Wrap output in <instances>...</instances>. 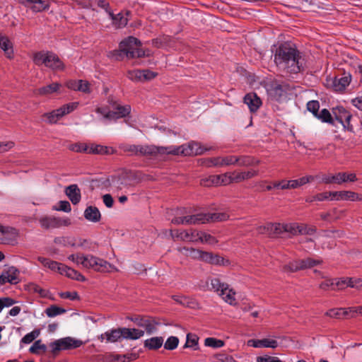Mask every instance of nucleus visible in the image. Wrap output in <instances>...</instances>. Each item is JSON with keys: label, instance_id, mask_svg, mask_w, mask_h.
Here are the masks:
<instances>
[{"label": "nucleus", "instance_id": "f257e3e1", "mask_svg": "<svg viewBox=\"0 0 362 362\" xmlns=\"http://www.w3.org/2000/svg\"><path fill=\"white\" fill-rule=\"evenodd\" d=\"M274 57L276 66L286 73L297 74L303 70L305 60L301 53L289 42L282 43L276 47Z\"/></svg>", "mask_w": 362, "mask_h": 362}, {"label": "nucleus", "instance_id": "f03ea898", "mask_svg": "<svg viewBox=\"0 0 362 362\" xmlns=\"http://www.w3.org/2000/svg\"><path fill=\"white\" fill-rule=\"evenodd\" d=\"M119 148L125 153H129L131 156H151L163 158V146L122 144L119 146Z\"/></svg>", "mask_w": 362, "mask_h": 362}, {"label": "nucleus", "instance_id": "7ed1b4c3", "mask_svg": "<svg viewBox=\"0 0 362 362\" xmlns=\"http://www.w3.org/2000/svg\"><path fill=\"white\" fill-rule=\"evenodd\" d=\"M208 150L210 149L203 148L199 143L192 141L187 145H182L180 146H163V158L165 156L170 154L175 156L182 155L185 156L201 155Z\"/></svg>", "mask_w": 362, "mask_h": 362}, {"label": "nucleus", "instance_id": "20e7f679", "mask_svg": "<svg viewBox=\"0 0 362 362\" xmlns=\"http://www.w3.org/2000/svg\"><path fill=\"white\" fill-rule=\"evenodd\" d=\"M79 260H81V264L83 267L92 269L98 272H110L112 270H117L107 261L91 255H84L83 259L81 258Z\"/></svg>", "mask_w": 362, "mask_h": 362}, {"label": "nucleus", "instance_id": "39448f33", "mask_svg": "<svg viewBox=\"0 0 362 362\" xmlns=\"http://www.w3.org/2000/svg\"><path fill=\"white\" fill-rule=\"evenodd\" d=\"M82 344L83 341L81 340L68 337L49 343V347L51 349V352L55 355L61 351L76 349Z\"/></svg>", "mask_w": 362, "mask_h": 362}, {"label": "nucleus", "instance_id": "423d86ee", "mask_svg": "<svg viewBox=\"0 0 362 362\" xmlns=\"http://www.w3.org/2000/svg\"><path fill=\"white\" fill-rule=\"evenodd\" d=\"M108 103L112 108L110 110L111 112L106 115L107 119L108 120L115 121L120 118H124L131 112L130 105H122L117 100H115L112 97L108 98Z\"/></svg>", "mask_w": 362, "mask_h": 362}, {"label": "nucleus", "instance_id": "0eeeda50", "mask_svg": "<svg viewBox=\"0 0 362 362\" xmlns=\"http://www.w3.org/2000/svg\"><path fill=\"white\" fill-rule=\"evenodd\" d=\"M141 45L139 39L129 36L120 42L119 47L125 53L126 57L130 59L137 58V52L140 50Z\"/></svg>", "mask_w": 362, "mask_h": 362}, {"label": "nucleus", "instance_id": "6e6552de", "mask_svg": "<svg viewBox=\"0 0 362 362\" xmlns=\"http://www.w3.org/2000/svg\"><path fill=\"white\" fill-rule=\"evenodd\" d=\"M228 217V215L226 213H208L190 215L192 225L223 221L227 220Z\"/></svg>", "mask_w": 362, "mask_h": 362}, {"label": "nucleus", "instance_id": "1a4fd4ad", "mask_svg": "<svg viewBox=\"0 0 362 362\" xmlns=\"http://www.w3.org/2000/svg\"><path fill=\"white\" fill-rule=\"evenodd\" d=\"M333 118L334 122H339L344 130L350 132H354V126L351 124L352 118L351 113L342 106H338L332 110Z\"/></svg>", "mask_w": 362, "mask_h": 362}, {"label": "nucleus", "instance_id": "9d476101", "mask_svg": "<svg viewBox=\"0 0 362 362\" xmlns=\"http://www.w3.org/2000/svg\"><path fill=\"white\" fill-rule=\"evenodd\" d=\"M230 183H233L231 173L210 175L209 177L201 180V184L206 187L211 185H228Z\"/></svg>", "mask_w": 362, "mask_h": 362}, {"label": "nucleus", "instance_id": "9b49d317", "mask_svg": "<svg viewBox=\"0 0 362 362\" xmlns=\"http://www.w3.org/2000/svg\"><path fill=\"white\" fill-rule=\"evenodd\" d=\"M132 321L135 322L139 327H144L148 334L156 332L157 330L156 327L159 325V322L151 317H136L132 319Z\"/></svg>", "mask_w": 362, "mask_h": 362}, {"label": "nucleus", "instance_id": "f8f14e48", "mask_svg": "<svg viewBox=\"0 0 362 362\" xmlns=\"http://www.w3.org/2000/svg\"><path fill=\"white\" fill-rule=\"evenodd\" d=\"M170 234L172 238L175 240L176 238L183 241H197L198 240V231L196 230L190 229L186 230H170Z\"/></svg>", "mask_w": 362, "mask_h": 362}, {"label": "nucleus", "instance_id": "ddd939ff", "mask_svg": "<svg viewBox=\"0 0 362 362\" xmlns=\"http://www.w3.org/2000/svg\"><path fill=\"white\" fill-rule=\"evenodd\" d=\"M291 90V86L286 83L272 84L269 89V95L276 100H279L282 96L285 95Z\"/></svg>", "mask_w": 362, "mask_h": 362}, {"label": "nucleus", "instance_id": "4468645a", "mask_svg": "<svg viewBox=\"0 0 362 362\" xmlns=\"http://www.w3.org/2000/svg\"><path fill=\"white\" fill-rule=\"evenodd\" d=\"M233 158L232 156H227L223 157H214L206 158L204 160L203 163L206 167H223L233 165Z\"/></svg>", "mask_w": 362, "mask_h": 362}, {"label": "nucleus", "instance_id": "2eb2a0df", "mask_svg": "<svg viewBox=\"0 0 362 362\" xmlns=\"http://www.w3.org/2000/svg\"><path fill=\"white\" fill-rule=\"evenodd\" d=\"M50 60L57 61L55 54L51 52H39L35 53L33 57V62L37 66L45 64L46 66H51L49 64Z\"/></svg>", "mask_w": 362, "mask_h": 362}, {"label": "nucleus", "instance_id": "dca6fc26", "mask_svg": "<svg viewBox=\"0 0 362 362\" xmlns=\"http://www.w3.org/2000/svg\"><path fill=\"white\" fill-rule=\"evenodd\" d=\"M250 112H255L262 105V100L255 93H249L243 98Z\"/></svg>", "mask_w": 362, "mask_h": 362}, {"label": "nucleus", "instance_id": "f3484780", "mask_svg": "<svg viewBox=\"0 0 362 362\" xmlns=\"http://www.w3.org/2000/svg\"><path fill=\"white\" fill-rule=\"evenodd\" d=\"M332 197L331 199L350 201H361L362 199V197L360 194L351 191L332 192Z\"/></svg>", "mask_w": 362, "mask_h": 362}, {"label": "nucleus", "instance_id": "a211bd4d", "mask_svg": "<svg viewBox=\"0 0 362 362\" xmlns=\"http://www.w3.org/2000/svg\"><path fill=\"white\" fill-rule=\"evenodd\" d=\"M101 341L106 339L107 342H116L123 339L122 327L112 329L100 334L98 337Z\"/></svg>", "mask_w": 362, "mask_h": 362}, {"label": "nucleus", "instance_id": "6ab92c4d", "mask_svg": "<svg viewBox=\"0 0 362 362\" xmlns=\"http://www.w3.org/2000/svg\"><path fill=\"white\" fill-rule=\"evenodd\" d=\"M21 3L33 12H41L49 8V5L42 0H21Z\"/></svg>", "mask_w": 362, "mask_h": 362}, {"label": "nucleus", "instance_id": "aec40b11", "mask_svg": "<svg viewBox=\"0 0 362 362\" xmlns=\"http://www.w3.org/2000/svg\"><path fill=\"white\" fill-rule=\"evenodd\" d=\"M233 158V165H238V166L249 167L258 165L259 160L250 156H232Z\"/></svg>", "mask_w": 362, "mask_h": 362}, {"label": "nucleus", "instance_id": "412c9836", "mask_svg": "<svg viewBox=\"0 0 362 362\" xmlns=\"http://www.w3.org/2000/svg\"><path fill=\"white\" fill-rule=\"evenodd\" d=\"M64 192L73 204L76 205L80 202L81 190L77 185L73 184L66 187Z\"/></svg>", "mask_w": 362, "mask_h": 362}, {"label": "nucleus", "instance_id": "4be33fe9", "mask_svg": "<svg viewBox=\"0 0 362 362\" xmlns=\"http://www.w3.org/2000/svg\"><path fill=\"white\" fill-rule=\"evenodd\" d=\"M247 344L249 346L255 348L266 347L275 349L278 346L277 341L271 339H250Z\"/></svg>", "mask_w": 362, "mask_h": 362}, {"label": "nucleus", "instance_id": "5701e85b", "mask_svg": "<svg viewBox=\"0 0 362 362\" xmlns=\"http://www.w3.org/2000/svg\"><path fill=\"white\" fill-rule=\"evenodd\" d=\"M18 273V271L13 267H11L8 271L3 272L0 275V284L4 285L7 282L11 284H16Z\"/></svg>", "mask_w": 362, "mask_h": 362}, {"label": "nucleus", "instance_id": "b1692460", "mask_svg": "<svg viewBox=\"0 0 362 362\" xmlns=\"http://www.w3.org/2000/svg\"><path fill=\"white\" fill-rule=\"evenodd\" d=\"M351 82V75H345L342 77H335L332 83L333 89L337 92L343 91Z\"/></svg>", "mask_w": 362, "mask_h": 362}, {"label": "nucleus", "instance_id": "393cba45", "mask_svg": "<svg viewBox=\"0 0 362 362\" xmlns=\"http://www.w3.org/2000/svg\"><path fill=\"white\" fill-rule=\"evenodd\" d=\"M137 354H127L124 355L109 354L105 357L106 362H129L136 359Z\"/></svg>", "mask_w": 362, "mask_h": 362}, {"label": "nucleus", "instance_id": "a878e982", "mask_svg": "<svg viewBox=\"0 0 362 362\" xmlns=\"http://www.w3.org/2000/svg\"><path fill=\"white\" fill-rule=\"evenodd\" d=\"M109 15L117 28H122L128 23L129 19L127 16L130 15V11H127L124 14L122 12H120L117 15H114L112 12H109Z\"/></svg>", "mask_w": 362, "mask_h": 362}, {"label": "nucleus", "instance_id": "bb28decb", "mask_svg": "<svg viewBox=\"0 0 362 362\" xmlns=\"http://www.w3.org/2000/svg\"><path fill=\"white\" fill-rule=\"evenodd\" d=\"M258 171L251 170L246 172H240V173H236L233 172L231 173L232 175V182L238 183L242 181L250 179L256 175H257Z\"/></svg>", "mask_w": 362, "mask_h": 362}, {"label": "nucleus", "instance_id": "cd10ccee", "mask_svg": "<svg viewBox=\"0 0 362 362\" xmlns=\"http://www.w3.org/2000/svg\"><path fill=\"white\" fill-rule=\"evenodd\" d=\"M144 334V331L136 328L122 327V335L124 339L136 340Z\"/></svg>", "mask_w": 362, "mask_h": 362}, {"label": "nucleus", "instance_id": "c85d7f7f", "mask_svg": "<svg viewBox=\"0 0 362 362\" xmlns=\"http://www.w3.org/2000/svg\"><path fill=\"white\" fill-rule=\"evenodd\" d=\"M61 274H64L67 277L79 281H85L86 278L84 276H83L80 272H77L76 270L68 267L67 266L63 264V266H61Z\"/></svg>", "mask_w": 362, "mask_h": 362}, {"label": "nucleus", "instance_id": "c756f323", "mask_svg": "<svg viewBox=\"0 0 362 362\" xmlns=\"http://www.w3.org/2000/svg\"><path fill=\"white\" fill-rule=\"evenodd\" d=\"M84 217L89 221L98 222L101 218V214L98 209L95 206H88L84 211Z\"/></svg>", "mask_w": 362, "mask_h": 362}, {"label": "nucleus", "instance_id": "7c9ffc66", "mask_svg": "<svg viewBox=\"0 0 362 362\" xmlns=\"http://www.w3.org/2000/svg\"><path fill=\"white\" fill-rule=\"evenodd\" d=\"M88 153L108 155L114 153V149L110 147L102 146L99 144H92L88 146Z\"/></svg>", "mask_w": 362, "mask_h": 362}, {"label": "nucleus", "instance_id": "2f4dec72", "mask_svg": "<svg viewBox=\"0 0 362 362\" xmlns=\"http://www.w3.org/2000/svg\"><path fill=\"white\" fill-rule=\"evenodd\" d=\"M211 289L219 293V295H225L226 291L228 289V285L221 282L218 278H212L210 279Z\"/></svg>", "mask_w": 362, "mask_h": 362}, {"label": "nucleus", "instance_id": "473e14b6", "mask_svg": "<svg viewBox=\"0 0 362 362\" xmlns=\"http://www.w3.org/2000/svg\"><path fill=\"white\" fill-rule=\"evenodd\" d=\"M0 47L4 50V54L8 58H13V50L12 43L6 36H0Z\"/></svg>", "mask_w": 362, "mask_h": 362}, {"label": "nucleus", "instance_id": "72a5a7b5", "mask_svg": "<svg viewBox=\"0 0 362 362\" xmlns=\"http://www.w3.org/2000/svg\"><path fill=\"white\" fill-rule=\"evenodd\" d=\"M163 344L162 337H153L144 341V347L149 350H156L160 348Z\"/></svg>", "mask_w": 362, "mask_h": 362}, {"label": "nucleus", "instance_id": "f704fd0d", "mask_svg": "<svg viewBox=\"0 0 362 362\" xmlns=\"http://www.w3.org/2000/svg\"><path fill=\"white\" fill-rule=\"evenodd\" d=\"M61 87V84L58 83H52L46 86H43L40 88L35 90V93L41 95H45L48 94H51L57 92L59 88Z\"/></svg>", "mask_w": 362, "mask_h": 362}, {"label": "nucleus", "instance_id": "c9c22d12", "mask_svg": "<svg viewBox=\"0 0 362 362\" xmlns=\"http://www.w3.org/2000/svg\"><path fill=\"white\" fill-rule=\"evenodd\" d=\"M337 184L341 185L347 182H356L357 177L355 173H337Z\"/></svg>", "mask_w": 362, "mask_h": 362}, {"label": "nucleus", "instance_id": "e433bc0d", "mask_svg": "<svg viewBox=\"0 0 362 362\" xmlns=\"http://www.w3.org/2000/svg\"><path fill=\"white\" fill-rule=\"evenodd\" d=\"M41 226L45 229L57 228L56 222V217L54 216H45L40 219Z\"/></svg>", "mask_w": 362, "mask_h": 362}, {"label": "nucleus", "instance_id": "4c0bfd02", "mask_svg": "<svg viewBox=\"0 0 362 362\" xmlns=\"http://www.w3.org/2000/svg\"><path fill=\"white\" fill-rule=\"evenodd\" d=\"M198 341L199 337L196 334L189 333L187 335V340L184 348H193L194 350H197L199 349Z\"/></svg>", "mask_w": 362, "mask_h": 362}, {"label": "nucleus", "instance_id": "58836bf2", "mask_svg": "<svg viewBox=\"0 0 362 362\" xmlns=\"http://www.w3.org/2000/svg\"><path fill=\"white\" fill-rule=\"evenodd\" d=\"M317 119L323 122H327L334 125V120L329 111L327 109H323L317 115L315 116Z\"/></svg>", "mask_w": 362, "mask_h": 362}, {"label": "nucleus", "instance_id": "ea45409f", "mask_svg": "<svg viewBox=\"0 0 362 362\" xmlns=\"http://www.w3.org/2000/svg\"><path fill=\"white\" fill-rule=\"evenodd\" d=\"M59 109L54 110L51 112L45 113L42 117L46 118L47 122L50 124L56 123L61 117H62V114L61 112H58Z\"/></svg>", "mask_w": 362, "mask_h": 362}, {"label": "nucleus", "instance_id": "a19ab883", "mask_svg": "<svg viewBox=\"0 0 362 362\" xmlns=\"http://www.w3.org/2000/svg\"><path fill=\"white\" fill-rule=\"evenodd\" d=\"M348 314L349 311L343 308L330 309L325 313L327 316L334 318H341L346 316Z\"/></svg>", "mask_w": 362, "mask_h": 362}, {"label": "nucleus", "instance_id": "79ce46f5", "mask_svg": "<svg viewBox=\"0 0 362 362\" xmlns=\"http://www.w3.org/2000/svg\"><path fill=\"white\" fill-rule=\"evenodd\" d=\"M300 259H296L290 262L287 264L284 265L282 267V270L285 272H296L297 271L302 270V269L300 268Z\"/></svg>", "mask_w": 362, "mask_h": 362}, {"label": "nucleus", "instance_id": "37998d69", "mask_svg": "<svg viewBox=\"0 0 362 362\" xmlns=\"http://www.w3.org/2000/svg\"><path fill=\"white\" fill-rule=\"evenodd\" d=\"M322 263L321 260H315L312 258H306L303 259H300V268L303 269H306L309 268H312L315 265L320 264Z\"/></svg>", "mask_w": 362, "mask_h": 362}, {"label": "nucleus", "instance_id": "c03bdc74", "mask_svg": "<svg viewBox=\"0 0 362 362\" xmlns=\"http://www.w3.org/2000/svg\"><path fill=\"white\" fill-rule=\"evenodd\" d=\"M66 313V310L57 305H51L45 310V313L49 317H55Z\"/></svg>", "mask_w": 362, "mask_h": 362}, {"label": "nucleus", "instance_id": "a18cd8bd", "mask_svg": "<svg viewBox=\"0 0 362 362\" xmlns=\"http://www.w3.org/2000/svg\"><path fill=\"white\" fill-rule=\"evenodd\" d=\"M269 236H276L284 233V226L281 223H269Z\"/></svg>", "mask_w": 362, "mask_h": 362}, {"label": "nucleus", "instance_id": "49530a36", "mask_svg": "<svg viewBox=\"0 0 362 362\" xmlns=\"http://www.w3.org/2000/svg\"><path fill=\"white\" fill-rule=\"evenodd\" d=\"M107 56L108 58L115 61H122L126 57L125 53L119 47L118 49L109 52Z\"/></svg>", "mask_w": 362, "mask_h": 362}, {"label": "nucleus", "instance_id": "de8ad7c7", "mask_svg": "<svg viewBox=\"0 0 362 362\" xmlns=\"http://www.w3.org/2000/svg\"><path fill=\"white\" fill-rule=\"evenodd\" d=\"M179 344V339L177 337L171 336L168 337L164 344V348L167 350L175 349Z\"/></svg>", "mask_w": 362, "mask_h": 362}, {"label": "nucleus", "instance_id": "09e8293b", "mask_svg": "<svg viewBox=\"0 0 362 362\" xmlns=\"http://www.w3.org/2000/svg\"><path fill=\"white\" fill-rule=\"evenodd\" d=\"M204 345L213 348H220L224 345L223 341L213 337H208L204 340Z\"/></svg>", "mask_w": 362, "mask_h": 362}, {"label": "nucleus", "instance_id": "8fccbe9b", "mask_svg": "<svg viewBox=\"0 0 362 362\" xmlns=\"http://www.w3.org/2000/svg\"><path fill=\"white\" fill-rule=\"evenodd\" d=\"M40 350L44 353L47 351V346L42 344L41 340L35 341L29 349L32 354H39Z\"/></svg>", "mask_w": 362, "mask_h": 362}, {"label": "nucleus", "instance_id": "3c124183", "mask_svg": "<svg viewBox=\"0 0 362 362\" xmlns=\"http://www.w3.org/2000/svg\"><path fill=\"white\" fill-rule=\"evenodd\" d=\"M198 234V240H200L202 243H206L209 244H215L217 243L216 239L210 234L199 231Z\"/></svg>", "mask_w": 362, "mask_h": 362}, {"label": "nucleus", "instance_id": "603ef678", "mask_svg": "<svg viewBox=\"0 0 362 362\" xmlns=\"http://www.w3.org/2000/svg\"><path fill=\"white\" fill-rule=\"evenodd\" d=\"M127 76L129 79L134 82H141V70H129L127 72Z\"/></svg>", "mask_w": 362, "mask_h": 362}, {"label": "nucleus", "instance_id": "864d4df0", "mask_svg": "<svg viewBox=\"0 0 362 362\" xmlns=\"http://www.w3.org/2000/svg\"><path fill=\"white\" fill-rule=\"evenodd\" d=\"M39 329H34L33 332L25 334L21 339V342L24 344H30L40 335Z\"/></svg>", "mask_w": 362, "mask_h": 362}, {"label": "nucleus", "instance_id": "5fc2aeb1", "mask_svg": "<svg viewBox=\"0 0 362 362\" xmlns=\"http://www.w3.org/2000/svg\"><path fill=\"white\" fill-rule=\"evenodd\" d=\"M158 76L157 72L152 71L149 69L141 70V82L151 81Z\"/></svg>", "mask_w": 362, "mask_h": 362}, {"label": "nucleus", "instance_id": "6e6d98bb", "mask_svg": "<svg viewBox=\"0 0 362 362\" xmlns=\"http://www.w3.org/2000/svg\"><path fill=\"white\" fill-rule=\"evenodd\" d=\"M182 250L185 251V255L193 259H200L202 250L192 247H183Z\"/></svg>", "mask_w": 362, "mask_h": 362}, {"label": "nucleus", "instance_id": "4d7b16f0", "mask_svg": "<svg viewBox=\"0 0 362 362\" xmlns=\"http://www.w3.org/2000/svg\"><path fill=\"white\" fill-rule=\"evenodd\" d=\"M78 106V103H71L66 105H63L62 107L59 108L58 112H61L62 116L69 114L74 111Z\"/></svg>", "mask_w": 362, "mask_h": 362}, {"label": "nucleus", "instance_id": "13d9d810", "mask_svg": "<svg viewBox=\"0 0 362 362\" xmlns=\"http://www.w3.org/2000/svg\"><path fill=\"white\" fill-rule=\"evenodd\" d=\"M71 151L77 153H88V145L85 144L76 143L69 146V148Z\"/></svg>", "mask_w": 362, "mask_h": 362}, {"label": "nucleus", "instance_id": "bf43d9fd", "mask_svg": "<svg viewBox=\"0 0 362 362\" xmlns=\"http://www.w3.org/2000/svg\"><path fill=\"white\" fill-rule=\"evenodd\" d=\"M214 358H216L218 362H236L233 356L226 353L215 354L214 355Z\"/></svg>", "mask_w": 362, "mask_h": 362}, {"label": "nucleus", "instance_id": "052dcab7", "mask_svg": "<svg viewBox=\"0 0 362 362\" xmlns=\"http://www.w3.org/2000/svg\"><path fill=\"white\" fill-rule=\"evenodd\" d=\"M307 109L315 117L318 114L320 103L317 100H311L307 103Z\"/></svg>", "mask_w": 362, "mask_h": 362}, {"label": "nucleus", "instance_id": "680f3d73", "mask_svg": "<svg viewBox=\"0 0 362 362\" xmlns=\"http://www.w3.org/2000/svg\"><path fill=\"white\" fill-rule=\"evenodd\" d=\"M55 57L57 58V60L56 61L50 60L49 64L51 65V66H47V67L50 68L53 70H63L64 68V65L63 62L60 60V59L58 57V56L57 54H55Z\"/></svg>", "mask_w": 362, "mask_h": 362}, {"label": "nucleus", "instance_id": "e2e57ef3", "mask_svg": "<svg viewBox=\"0 0 362 362\" xmlns=\"http://www.w3.org/2000/svg\"><path fill=\"white\" fill-rule=\"evenodd\" d=\"M235 293L232 290V289H228L226 293H225V295L222 296H223V299L228 303L229 304L232 305L234 301L235 300Z\"/></svg>", "mask_w": 362, "mask_h": 362}, {"label": "nucleus", "instance_id": "0e129e2a", "mask_svg": "<svg viewBox=\"0 0 362 362\" xmlns=\"http://www.w3.org/2000/svg\"><path fill=\"white\" fill-rule=\"evenodd\" d=\"M283 226L284 232L290 233L293 235H297V229L298 228V223L284 224Z\"/></svg>", "mask_w": 362, "mask_h": 362}, {"label": "nucleus", "instance_id": "69168bd1", "mask_svg": "<svg viewBox=\"0 0 362 362\" xmlns=\"http://www.w3.org/2000/svg\"><path fill=\"white\" fill-rule=\"evenodd\" d=\"M209 264L215 265H225L224 258L218 255L212 254Z\"/></svg>", "mask_w": 362, "mask_h": 362}, {"label": "nucleus", "instance_id": "338daca9", "mask_svg": "<svg viewBox=\"0 0 362 362\" xmlns=\"http://www.w3.org/2000/svg\"><path fill=\"white\" fill-rule=\"evenodd\" d=\"M58 211L64 212H70L71 211V204L68 201H60L59 202V207L56 209Z\"/></svg>", "mask_w": 362, "mask_h": 362}, {"label": "nucleus", "instance_id": "774afa93", "mask_svg": "<svg viewBox=\"0 0 362 362\" xmlns=\"http://www.w3.org/2000/svg\"><path fill=\"white\" fill-rule=\"evenodd\" d=\"M78 90L86 93H90V83L86 81L78 80Z\"/></svg>", "mask_w": 362, "mask_h": 362}]
</instances>
